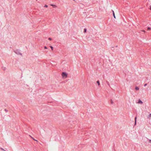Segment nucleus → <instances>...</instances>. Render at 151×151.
<instances>
[{"mask_svg":"<svg viewBox=\"0 0 151 151\" xmlns=\"http://www.w3.org/2000/svg\"><path fill=\"white\" fill-rule=\"evenodd\" d=\"M136 119H137V117H136L135 118V124H136Z\"/></svg>","mask_w":151,"mask_h":151,"instance_id":"nucleus-10","label":"nucleus"},{"mask_svg":"<svg viewBox=\"0 0 151 151\" xmlns=\"http://www.w3.org/2000/svg\"><path fill=\"white\" fill-rule=\"evenodd\" d=\"M34 139V140H35V141H37V140H35V139Z\"/></svg>","mask_w":151,"mask_h":151,"instance_id":"nucleus-18","label":"nucleus"},{"mask_svg":"<svg viewBox=\"0 0 151 151\" xmlns=\"http://www.w3.org/2000/svg\"><path fill=\"white\" fill-rule=\"evenodd\" d=\"M151 117V114H150L148 116V118L149 119H150V117Z\"/></svg>","mask_w":151,"mask_h":151,"instance_id":"nucleus-6","label":"nucleus"},{"mask_svg":"<svg viewBox=\"0 0 151 151\" xmlns=\"http://www.w3.org/2000/svg\"><path fill=\"white\" fill-rule=\"evenodd\" d=\"M50 47L51 48V49L53 50V47H52V46H50Z\"/></svg>","mask_w":151,"mask_h":151,"instance_id":"nucleus-9","label":"nucleus"},{"mask_svg":"<svg viewBox=\"0 0 151 151\" xmlns=\"http://www.w3.org/2000/svg\"><path fill=\"white\" fill-rule=\"evenodd\" d=\"M45 7L47 8V7H48V6L47 5H45Z\"/></svg>","mask_w":151,"mask_h":151,"instance_id":"nucleus-12","label":"nucleus"},{"mask_svg":"<svg viewBox=\"0 0 151 151\" xmlns=\"http://www.w3.org/2000/svg\"><path fill=\"white\" fill-rule=\"evenodd\" d=\"M150 9L151 10V6H150Z\"/></svg>","mask_w":151,"mask_h":151,"instance_id":"nucleus-16","label":"nucleus"},{"mask_svg":"<svg viewBox=\"0 0 151 151\" xmlns=\"http://www.w3.org/2000/svg\"><path fill=\"white\" fill-rule=\"evenodd\" d=\"M48 40H52V39L51 38H48Z\"/></svg>","mask_w":151,"mask_h":151,"instance_id":"nucleus-13","label":"nucleus"},{"mask_svg":"<svg viewBox=\"0 0 151 151\" xmlns=\"http://www.w3.org/2000/svg\"><path fill=\"white\" fill-rule=\"evenodd\" d=\"M147 83H145V84H144V86H147Z\"/></svg>","mask_w":151,"mask_h":151,"instance_id":"nucleus-14","label":"nucleus"},{"mask_svg":"<svg viewBox=\"0 0 151 151\" xmlns=\"http://www.w3.org/2000/svg\"><path fill=\"white\" fill-rule=\"evenodd\" d=\"M137 103L141 104H143L142 102L140 99L139 100V101Z\"/></svg>","mask_w":151,"mask_h":151,"instance_id":"nucleus-2","label":"nucleus"},{"mask_svg":"<svg viewBox=\"0 0 151 151\" xmlns=\"http://www.w3.org/2000/svg\"><path fill=\"white\" fill-rule=\"evenodd\" d=\"M44 48H45V49H47V47H46V46H45V47H44Z\"/></svg>","mask_w":151,"mask_h":151,"instance_id":"nucleus-15","label":"nucleus"},{"mask_svg":"<svg viewBox=\"0 0 151 151\" xmlns=\"http://www.w3.org/2000/svg\"><path fill=\"white\" fill-rule=\"evenodd\" d=\"M135 89L137 90H139V88L138 87L136 86L135 88Z\"/></svg>","mask_w":151,"mask_h":151,"instance_id":"nucleus-4","label":"nucleus"},{"mask_svg":"<svg viewBox=\"0 0 151 151\" xmlns=\"http://www.w3.org/2000/svg\"><path fill=\"white\" fill-rule=\"evenodd\" d=\"M149 142H150V143L151 142V140H149Z\"/></svg>","mask_w":151,"mask_h":151,"instance_id":"nucleus-17","label":"nucleus"},{"mask_svg":"<svg viewBox=\"0 0 151 151\" xmlns=\"http://www.w3.org/2000/svg\"><path fill=\"white\" fill-rule=\"evenodd\" d=\"M63 78L65 79L67 77V74L65 72H63L61 74Z\"/></svg>","mask_w":151,"mask_h":151,"instance_id":"nucleus-1","label":"nucleus"},{"mask_svg":"<svg viewBox=\"0 0 151 151\" xmlns=\"http://www.w3.org/2000/svg\"><path fill=\"white\" fill-rule=\"evenodd\" d=\"M97 83L98 84V86H99L100 85V83H99V81H97Z\"/></svg>","mask_w":151,"mask_h":151,"instance_id":"nucleus-7","label":"nucleus"},{"mask_svg":"<svg viewBox=\"0 0 151 151\" xmlns=\"http://www.w3.org/2000/svg\"><path fill=\"white\" fill-rule=\"evenodd\" d=\"M51 5L54 8H56L57 7L55 5L51 4Z\"/></svg>","mask_w":151,"mask_h":151,"instance_id":"nucleus-3","label":"nucleus"},{"mask_svg":"<svg viewBox=\"0 0 151 151\" xmlns=\"http://www.w3.org/2000/svg\"><path fill=\"white\" fill-rule=\"evenodd\" d=\"M113 11V15L114 17L115 18H116V17H115V14H114V11Z\"/></svg>","mask_w":151,"mask_h":151,"instance_id":"nucleus-5","label":"nucleus"},{"mask_svg":"<svg viewBox=\"0 0 151 151\" xmlns=\"http://www.w3.org/2000/svg\"><path fill=\"white\" fill-rule=\"evenodd\" d=\"M86 29H84V32H86Z\"/></svg>","mask_w":151,"mask_h":151,"instance_id":"nucleus-11","label":"nucleus"},{"mask_svg":"<svg viewBox=\"0 0 151 151\" xmlns=\"http://www.w3.org/2000/svg\"><path fill=\"white\" fill-rule=\"evenodd\" d=\"M143 32H145V31L144 30L142 31Z\"/></svg>","mask_w":151,"mask_h":151,"instance_id":"nucleus-19","label":"nucleus"},{"mask_svg":"<svg viewBox=\"0 0 151 151\" xmlns=\"http://www.w3.org/2000/svg\"><path fill=\"white\" fill-rule=\"evenodd\" d=\"M147 30H150L151 29V28L150 27H148L147 28Z\"/></svg>","mask_w":151,"mask_h":151,"instance_id":"nucleus-8","label":"nucleus"}]
</instances>
